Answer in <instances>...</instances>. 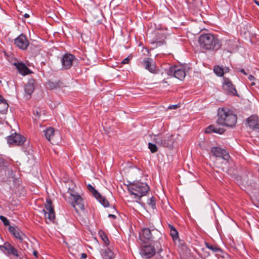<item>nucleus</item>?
<instances>
[{
    "instance_id": "obj_1",
    "label": "nucleus",
    "mask_w": 259,
    "mask_h": 259,
    "mask_svg": "<svg viewBox=\"0 0 259 259\" xmlns=\"http://www.w3.org/2000/svg\"><path fill=\"white\" fill-rule=\"evenodd\" d=\"M140 239L144 243L150 242L153 244L159 251L162 250L163 235L154 227L144 228L140 232Z\"/></svg>"
},
{
    "instance_id": "obj_2",
    "label": "nucleus",
    "mask_w": 259,
    "mask_h": 259,
    "mask_svg": "<svg viewBox=\"0 0 259 259\" xmlns=\"http://www.w3.org/2000/svg\"><path fill=\"white\" fill-rule=\"evenodd\" d=\"M198 42L202 48L208 51H216L222 47V41L218 36L210 33L201 34Z\"/></svg>"
},
{
    "instance_id": "obj_3",
    "label": "nucleus",
    "mask_w": 259,
    "mask_h": 259,
    "mask_svg": "<svg viewBox=\"0 0 259 259\" xmlns=\"http://www.w3.org/2000/svg\"><path fill=\"white\" fill-rule=\"evenodd\" d=\"M217 123L226 126H233L237 122V116L233 112L226 108L219 109Z\"/></svg>"
},
{
    "instance_id": "obj_4",
    "label": "nucleus",
    "mask_w": 259,
    "mask_h": 259,
    "mask_svg": "<svg viewBox=\"0 0 259 259\" xmlns=\"http://www.w3.org/2000/svg\"><path fill=\"white\" fill-rule=\"evenodd\" d=\"M127 189L131 195H134L135 198L140 199L146 195L150 190V188L146 183L137 181L128 185Z\"/></svg>"
},
{
    "instance_id": "obj_5",
    "label": "nucleus",
    "mask_w": 259,
    "mask_h": 259,
    "mask_svg": "<svg viewBox=\"0 0 259 259\" xmlns=\"http://www.w3.org/2000/svg\"><path fill=\"white\" fill-rule=\"evenodd\" d=\"M9 230L14 237L22 244V247L24 249L28 247V244L27 242V240H28V239L25 234L20 231V229L13 226H10Z\"/></svg>"
},
{
    "instance_id": "obj_6",
    "label": "nucleus",
    "mask_w": 259,
    "mask_h": 259,
    "mask_svg": "<svg viewBox=\"0 0 259 259\" xmlns=\"http://www.w3.org/2000/svg\"><path fill=\"white\" fill-rule=\"evenodd\" d=\"M172 137V135L169 134H167L164 136L162 135H158L155 137L154 141L158 145L170 148L172 147L174 142Z\"/></svg>"
},
{
    "instance_id": "obj_7",
    "label": "nucleus",
    "mask_w": 259,
    "mask_h": 259,
    "mask_svg": "<svg viewBox=\"0 0 259 259\" xmlns=\"http://www.w3.org/2000/svg\"><path fill=\"white\" fill-rule=\"evenodd\" d=\"M46 138L53 144H58L60 139V135L58 131L53 127L46 128L44 131Z\"/></svg>"
},
{
    "instance_id": "obj_8",
    "label": "nucleus",
    "mask_w": 259,
    "mask_h": 259,
    "mask_svg": "<svg viewBox=\"0 0 259 259\" xmlns=\"http://www.w3.org/2000/svg\"><path fill=\"white\" fill-rule=\"evenodd\" d=\"M45 218L50 222H53L55 218V213L54 207L52 206V202L50 199H47L45 209L42 210Z\"/></svg>"
},
{
    "instance_id": "obj_9",
    "label": "nucleus",
    "mask_w": 259,
    "mask_h": 259,
    "mask_svg": "<svg viewBox=\"0 0 259 259\" xmlns=\"http://www.w3.org/2000/svg\"><path fill=\"white\" fill-rule=\"evenodd\" d=\"M68 193L72 197L73 201L72 202V205L73 207L77 205L79 209L83 210L84 205L83 200L80 195H79L73 188H68Z\"/></svg>"
},
{
    "instance_id": "obj_10",
    "label": "nucleus",
    "mask_w": 259,
    "mask_h": 259,
    "mask_svg": "<svg viewBox=\"0 0 259 259\" xmlns=\"http://www.w3.org/2000/svg\"><path fill=\"white\" fill-rule=\"evenodd\" d=\"M167 73L168 75L174 76L180 80H183L186 76L185 69L177 66L170 67Z\"/></svg>"
},
{
    "instance_id": "obj_11",
    "label": "nucleus",
    "mask_w": 259,
    "mask_h": 259,
    "mask_svg": "<svg viewBox=\"0 0 259 259\" xmlns=\"http://www.w3.org/2000/svg\"><path fill=\"white\" fill-rule=\"evenodd\" d=\"M211 153L212 156L217 158H221L227 162L230 159L229 152L225 149L221 148L219 147L211 148Z\"/></svg>"
},
{
    "instance_id": "obj_12",
    "label": "nucleus",
    "mask_w": 259,
    "mask_h": 259,
    "mask_svg": "<svg viewBox=\"0 0 259 259\" xmlns=\"http://www.w3.org/2000/svg\"><path fill=\"white\" fill-rule=\"evenodd\" d=\"M26 141V138L16 133L12 134L7 137V142L9 145L19 146L22 145Z\"/></svg>"
},
{
    "instance_id": "obj_13",
    "label": "nucleus",
    "mask_w": 259,
    "mask_h": 259,
    "mask_svg": "<svg viewBox=\"0 0 259 259\" xmlns=\"http://www.w3.org/2000/svg\"><path fill=\"white\" fill-rule=\"evenodd\" d=\"M75 59V56L71 54H64L61 59L62 69L66 70L70 68Z\"/></svg>"
},
{
    "instance_id": "obj_14",
    "label": "nucleus",
    "mask_w": 259,
    "mask_h": 259,
    "mask_svg": "<svg viewBox=\"0 0 259 259\" xmlns=\"http://www.w3.org/2000/svg\"><path fill=\"white\" fill-rule=\"evenodd\" d=\"M153 245H146L141 248L140 253L143 258L147 259L155 255L157 248L153 244Z\"/></svg>"
},
{
    "instance_id": "obj_15",
    "label": "nucleus",
    "mask_w": 259,
    "mask_h": 259,
    "mask_svg": "<svg viewBox=\"0 0 259 259\" xmlns=\"http://www.w3.org/2000/svg\"><path fill=\"white\" fill-rule=\"evenodd\" d=\"M223 88L228 95L237 96V91L231 80L228 78H224Z\"/></svg>"
},
{
    "instance_id": "obj_16",
    "label": "nucleus",
    "mask_w": 259,
    "mask_h": 259,
    "mask_svg": "<svg viewBox=\"0 0 259 259\" xmlns=\"http://www.w3.org/2000/svg\"><path fill=\"white\" fill-rule=\"evenodd\" d=\"M0 249L9 255H12L17 257H19L17 249L9 242H5L3 245H1Z\"/></svg>"
},
{
    "instance_id": "obj_17",
    "label": "nucleus",
    "mask_w": 259,
    "mask_h": 259,
    "mask_svg": "<svg viewBox=\"0 0 259 259\" xmlns=\"http://www.w3.org/2000/svg\"><path fill=\"white\" fill-rule=\"evenodd\" d=\"M14 42L19 48L23 50L26 49L29 44L26 36L23 34L15 38Z\"/></svg>"
},
{
    "instance_id": "obj_18",
    "label": "nucleus",
    "mask_w": 259,
    "mask_h": 259,
    "mask_svg": "<svg viewBox=\"0 0 259 259\" xmlns=\"http://www.w3.org/2000/svg\"><path fill=\"white\" fill-rule=\"evenodd\" d=\"M142 63L146 69L152 73H156V65L151 58H145Z\"/></svg>"
},
{
    "instance_id": "obj_19",
    "label": "nucleus",
    "mask_w": 259,
    "mask_h": 259,
    "mask_svg": "<svg viewBox=\"0 0 259 259\" xmlns=\"http://www.w3.org/2000/svg\"><path fill=\"white\" fill-rule=\"evenodd\" d=\"M249 127L254 131L259 132V119L257 116L253 115L247 118Z\"/></svg>"
},
{
    "instance_id": "obj_20",
    "label": "nucleus",
    "mask_w": 259,
    "mask_h": 259,
    "mask_svg": "<svg viewBox=\"0 0 259 259\" xmlns=\"http://www.w3.org/2000/svg\"><path fill=\"white\" fill-rule=\"evenodd\" d=\"M14 65L18 70L19 73L22 75H26L31 73V70L22 62L14 63Z\"/></svg>"
},
{
    "instance_id": "obj_21",
    "label": "nucleus",
    "mask_w": 259,
    "mask_h": 259,
    "mask_svg": "<svg viewBox=\"0 0 259 259\" xmlns=\"http://www.w3.org/2000/svg\"><path fill=\"white\" fill-rule=\"evenodd\" d=\"M35 80L33 79H29L25 86V95L30 96L34 90Z\"/></svg>"
},
{
    "instance_id": "obj_22",
    "label": "nucleus",
    "mask_w": 259,
    "mask_h": 259,
    "mask_svg": "<svg viewBox=\"0 0 259 259\" xmlns=\"http://www.w3.org/2000/svg\"><path fill=\"white\" fill-rule=\"evenodd\" d=\"M225 130L223 128L217 127L214 125H210L205 129V132L206 133H215L219 134H222L224 132Z\"/></svg>"
},
{
    "instance_id": "obj_23",
    "label": "nucleus",
    "mask_w": 259,
    "mask_h": 259,
    "mask_svg": "<svg viewBox=\"0 0 259 259\" xmlns=\"http://www.w3.org/2000/svg\"><path fill=\"white\" fill-rule=\"evenodd\" d=\"M102 255L103 259H113L114 257L113 251L108 247L102 250Z\"/></svg>"
},
{
    "instance_id": "obj_24",
    "label": "nucleus",
    "mask_w": 259,
    "mask_h": 259,
    "mask_svg": "<svg viewBox=\"0 0 259 259\" xmlns=\"http://www.w3.org/2000/svg\"><path fill=\"white\" fill-rule=\"evenodd\" d=\"M169 228L170 229V235L172 238V239L175 241L179 239V234L177 230L172 226L169 225Z\"/></svg>"
},
{
    "instance_id": "obj_25",
    "label": "nucleus",
    "mask_w": 259,
    "mask_h": 259,
    "mask_svg": "<svg viewBox=\"0 0 259 259\" xmlns=\"http://www.w3.org/2000/svg\"><path fill=\"white\" fill-rule=\"evenodd\" d=\"M213 71L218 76H222L224 75L223 68L218 65H215L213 67Z\"/></svg>"
},
{
    "instance_id": "obj_26",
    "label": "nucleus",
    "mask_w": 259,
    "mask_h": 259,
    "mask_svg": "<svg viewBox=\"0 0 259 259\" xmlns=\"http://www.w3.org/2000/svg\"><path fill=\"white\" fill-rule=\"evenodd\" d=\"M101 204H102L104 207H108L109 206V202L104 197H103L100 194L99 197H95Z\"/></svg>"
},
{
    "instance_id": "obj_27",
    "label": "nucleus",
    "mask_w": 259,
    "mask_h": 259,
    "mask_svg": "<svg viewBox=\"0 0 259 259\" xmlns=\"http://www.w3.org/2000/svg\"><path fill=\"white\" fill-rule=\"evenodd\" d=\"M99 234L100 235V238H101L102 241L104 242V243L106 245H109L110 243V242H109V240L107 236V235L102 231H99Z\"/></svg>"
},
{
    "instance_id": "obj_28",
    "label": "nucleus",
    "mask_w": 259,
    "mask_h": 259,
    "mask_svg": "<svg viewBox=\"0 0 259 259\" xmlns=\"http://www.w3.org/2000/svg\"><path fill=\"white\" fill-rule=\"evenodd\" d=\"M88 189L89 191L93 194L94 197H99L100 193L94 188V187L91 184L88 185Z\"/></svg>"
},
{
    "instance_id": "obj_29",
    "label": "nucleus",
    "mask_w": 259,
    "mask_h": 259,
    "mask_svg": "<svg viewBox=\"0 0 259 259\" xmlns=\"http://www.w3.org/2000/svg\"><path fill=\"white\" fill-rule=\"evenodd\" d=\"M147 204L152 209H156V199L154 197H152L148 199Z\"/></svg>"
},
{
    "instance_id": "obj_30",
    "label": "nucleus",
    "mask_w": 259,
    "mask_h": 259,
    "mask_svg": "<svg viewBox=\"0 0 259 259\" xmlns=\"http://www.w3.org/2000/svg\"><path fill=\"white\" fill-rule=\"evenodd\" d=\"M205 244L207 248L211 250L213 252H217L220 250V249L216 246L210 244L206 242H205Z\"/></svg>"
},
{
    "instance_id": "obj_31",
    "label": "nucleus",
    "mask_w": 259,
    "mask_h": 259,
    "mask_svg": "<svg viewBox=\"0 0 259 259\" xmlns=\"http://www.w3.org/2000/svg\"><path fill=\"white\" fill-rule=\"evenodd\" d=\"M47 88L52 90L55 89L58 87V83L57 82H54L53 81H48L47 83Z\"/></svg>"
},
{
    "instance_id": "obj_32",
    "label": "nucleus",
    "mask_w": 259,
    "mask_h": 259,
    "mask_svg": "<svg viewBox=\"0 0 259 259\" xmlns=\"http://www.w3.org/2000/svg\"><path fill=\"white\" fill-rule=\"evenodd\" d=\"M148 148L152 153H155L157 152L158 150L157 146L155 144L151 143H148Z\"/></svg>"
},
{
    "instance_id": "obj_33",
    "label": "nucleus",
    "mask_w": 259,
    "mask_h": 259,
    "mask_svg": "<svg viewBox=\"0 0 259 259\" xmlns=\"http://www.w3.org/2000/svg\"><path fill=\"white\" fill-rule=\"evenodd\" d=\"M0 104H3L4 105V107L5 109H7L8 108V104L6 102V101L5 100L4 97L0 95Z\"/></svg>"
},
{
    "instance_id": "obj_34",
    "label": "nucleus",
    "mask_w": 259,
    "mask_h": 259,
    "mask_svg": "<svg viewBox=\"0 0 259 259\" xmlns=\"http://www.w3.org/2000/svg\"><path fill=\"white\" fill-rule=\"evenodd\" d=\"M0 219L3 222L5 226L9 225L10 224L9 221L4 216L0 215Z\"/></svg>"
},
{
    "instance_id": "obj_35",
    "label": "nucleus",
    "mask_w": 259,
    "mask_h": 259,
    "mask_svg": "<svg viewBox=\"0 0 259 259\" xmlns=\"http://www.w3.org/2000/svg\"><path fill=\"white\" fill-rule=\"evenodd\" d=\"M153 43L155 44L156 46H160L163 45L165 42L164 40H155Z\"/></svg>"
},
{
    "instance_id": "obj_36",
    "label": "nucleus",
    "mask_w": 259,
    "mask_h": 259,
    "mask_svg": "<svg viewBox=\"0 0 259 259\" xmlns=\"http://www.w3.org/2000/svg\"><path fill=\"white\" fill-rule=\"evenodd\" d=\"M129 61H130V59L128 58V57H127V58H125L124 59H123V60L121 62V63L123 64H127V63H128Z\"/></svg>"
},
{
    "instance_id": "obj_37",
    "label": "nucleus",
    "mask_w": 259,
    "mask_h": 259,
    "mask_svg": "<svg viewBox=\"0 0 259 259\" xmlns=\"http://www.w3.org/2000/svg\"><path fill=\"white\" fill-rule=\"evenodd\" d=\"M178 107H179L178 105L176 104V105H170L169 106L168 108L170 109H176L177 108H178Z\"/></svg>"
},
{
    "instance_id": "obj_38",
    "label": "nucleus",
    "mask_w": 259,
    "mask_h": 259,
    "mask_svg": "<svg viewBox=\"0 0 259 259\" xmlns=\"http://www.w3.org/2000/svg\"><path fill=\"white\" fill-rule=\"evenodd\" d=\"M4 164V160L3 158L0 157V167L3 166Z\"/></svg>"
},
{
    "instance_id": "obj_39",
    "label": "nucleus",
    "mask_w": 259,
    "mask_h": 259,
    "mask_svg": "<svg viewBox=\"0 0 259 259\" xmlns=\"http://www.w3.org/2000/svg\"><path fill=\"white\" fill-rule=\"evenodd\" d=\"M87 257V255L85 253H82L81 255V259H85Z\"/></svg>"
},
{
    "instance_id": "obj_40",
    "label": "nucleus",
    "mask_w": 259,
    "mask_h": 259,
    "mask_svg": "<svg viewBox=\"0 0 259 259\" xmlns=\"http://www.w3.org/2000/svg\"><path fill=\"white\" fill-rule=\"evenodd\" d=\"M248 79L250 81H252L255 79V77L253 75H250L248 76Z\"/></svg>"
},
{
    "instance_id": "obj_41",
    "label": "nucleus",
    "mask_w": 259,
    "mask_h": 259,
    "mask_svg": "<svg viewBox=\"0 0 259 259\" xmlns=\"http://www.w3.org/2000/svg\"><path fill=\"white\" fill-rule=\"evenodd\" d=\"M229 71V68L228 67H225L223 68L224 74L227 72H228Z\"/></svg>"
},
{
    "instance_id": "obj_42",
    "label": "nucleus",
    "mask_w": 259,
    "mask_h": 259,
    "mask_svg": "<svg viewBox=\"0 0 259 259\" xmlns=\"http://www.w3.org/2000/svg\"><path fill=\"white\" fill-rule=\"evenodd\" d=\"M108 217L109 218H112L113 219H115L116 218V215H115L114 214H109L108 215Z\"/></svg>"
},
{
    "instance_id": "obj_43",
    "label": "nucleus",
    "mask_w": 259,
    "mask_h": 259,
    "mask_svg": "<svg viewBox=\"0 0 259 259\" xmlns=\"http://www.w3.org/2000/svg\"><path fill=\"white\" fill-rule=\"evenodd\" d=\"M240 71L241 73H243L244 74H245V75H246V74H247L246 72L245 71V70H244L243 69H241V70H240Z\"/></svg>"
},
{
    "instance_id": "obj_44",
    "label": "nucleus",
    "mask_w": 259,
    "mask_h": 259,
    "mask_svg": "<svg viewBox=\"0 0 259 259\" xmlns=\"http://www.w3.org/2000/svg\"><path fill=\"white\" fill-rule=\"evenodd\" d=\"M33 254L36 257H37V252L36 251H34Z\"/></svg>"
},
{
    "instance_id": "obj_45",
    "label": "nucleus",
    "mask_w": 259,
    "mask_h": 259,
    "mask_svg": "<svg viewBox=\"0 0 259 259\" xmlns=\"http://www.w3.org/2000/svg\"><path fill=\"white\" fill-rule=\"evenodd\" d=\"M254 3L259 7V2L256 0H254Z\"/></svg>"
},
{
    "instance_id": "obj_46",
    "label": "nucleus",
    "mask_w": 259,
    "mask_h": 259,
    "mask_svg": "<svg viewBox=\"0 0 259 259\" xmlns=\"http://www.w3.org/2000/svg\"><path fill=\"white\" fill-rule=\"evenodd\" d=\"M24 16L25 18H28V17H29V15L26 13L24 14Z\"/></svg>"
},
{
    "instance_id": "obj_47",
    "label": "nucleus",
    "mask_w": 259,
    "mask_h": 259,
    "mask_svg": "<svg viewBox=\"0 0 259 259\" xmlns=\"http://www.w3.org/2000/svg\"><path fill=\"white\" fill-rule=\"evenodd\" d=\"M144 50H145V51L146 52H148V50L146 48H145Z\"/></svg>"
},
{
    "instance_id": "obj_48",
    "label": "nucleus",
    "mask_w": 259,
    "mask_h": 259,
    "mask_svg": "<svg viewBox=\"0 0 259 259\" xmlns=\"http://www.w3.org/2000/svg\"><path fill=\"white\" fill-rule=\"evenodd\" d=\"M254 84H255V83H254V82H252V83H251V85H254Z\"/></svg>"
}]
</instances>
